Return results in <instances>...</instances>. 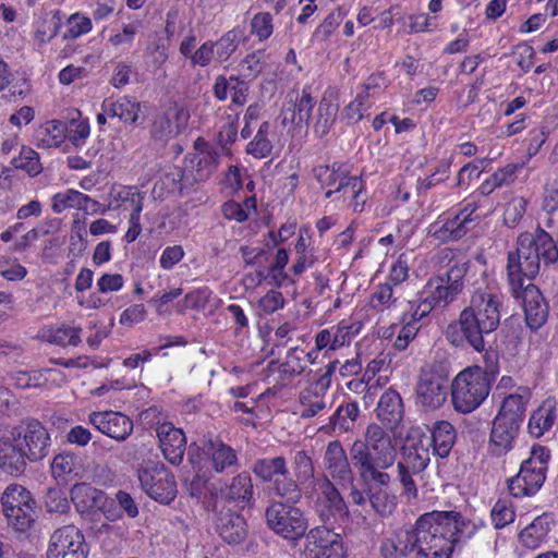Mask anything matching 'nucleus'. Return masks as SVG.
Listing matches in <instances>:
<instances>
[{"instance_id":"37998d69","label":"nucleus","mask_w":558,"mask_h":558,"mask_svg":"<svg viewBox=\"0 0 558 558\" xmlns=\"http://www.w3.org/2000/svg\"><path fill=\"white\" fill-rule=\"evenodd\" d=\"M456 429L447 421L437 422L432 430L430 446L434 447V453L440 458L447 457L456 441Z\"/></svg>"},{"instance_id":"13d9d810","label":"nucleus","mask_w":558,"mask_h":558,"mask_svg":"<svg viewBox=\"0 0 558 558\" xmlns=\"http://www.w3.org/2000/svg\"><path fill=\"white\" fill-rule=\"evenodd\" d=\"M213 291L208 287L196 288L187 292L183 300L177 304V313L183 314L187 310H203L209 303Z\"/></svg>"},{"instance_id":"c03bdc74","label":"nucleus","mask_w":558,"mask_h":558,"mask_svg":"<svg viewBox=\"0 0 558 558\" xmlns=\"http://www.w3.org/2000/svg\"><path fill=\"white\" fill-rule=\"evenodd\" d=\"M81 332V327L64 324L61 326L45 329L43 331V338L48 343L56 344L62 348L77 347L82 341Z\"/></svg>"},{"instance_id":"412c9836","label":"nucleus","mask_w":558,"mask_h":558,"mask_svg":"<svg viewBox=\"0 0 558 558\" xmlns=\"http://www.w3.org/2000/svg\"><path fill=\"white\" fill-rule=\"evenodd\" d=\"M533 278L522 279V287L514 291L510 286L511 293L520 299L524 308L526 324L531 329L539 328L547 319L548 306L538 288L532 283Z\"/></svg>"},{"instance_id":"f03ea898","label":"nucleus","mask_w":558,"mask_h":558,"mask_svg":"<svg viewBox=\"0 0 558 558\" xmlns=\"http://www.w3.org/2000/svg\"><path fill=\"white\" fill-rule=\"evenodd\" d=\"M500 296L494 289L477 288L459 318L448 325L446 339L456 348L470 345L477 352L484 351V336L495 331L500 323Z\"/></svg>"},{"instance_id":"72a5a7b5","label":"nucleus","mask_w":558,"mask_h":558,"mask_svg":"<svg viewBox=\"0 0 558 558\" xmlns=\"http://www.w3.org/2000/svg\"><path fill=\"white\" fill-rule=\"evenodd\" d=\"M315 175L324 187H328L326 197L330 198L341 189L349 187L351 180L355 179L356 175H348V170L339 163H332V166H319L315 169Z\"/></svg>"},{"instance_id":"1a4fd4ad","label":"nucleus","mask_w":558,"mask_h":558,"mask_svg":"<svg viewBox=\"0 0 558 558\" xmlns=\"http://www.w3.org/2000/svg\"><path fill=\"white\" fill-rule=\"evenodd\" d=\"M476 209L475 203H466L459 209L444 211L427 227V234L441 243L462 239L477 223Z\"/></svg>"},{"instance_id":"473e14b6","label":"nucleus","mask_w":558,"mask_h":558,"mask_svg":"<svg viewBox=\"0 0 558 558\" xmlns=\"http://www.w3.org/2000/svg\"><path fill=\"white\" fill-rule=\"evenodd\" d=\"M553 520L549 514L543 513L533 519L518 535L522 547L531 550L539 548L548 539Z\"/></svg>"},{"instance_id":"09e8293b","label":"nucleus","mask_w":558,"mask_h":558,"mask_svg":"<svg viewBox=\"0 0 558 558\" xmlns=\"http://www.w3.org/2000/svg\"><path fill=\"white\" fill-rule=\"evenodd\" d=\"M221 213L228 220L244 222L257 213V204L255 196L246 197L242 203L228 201L222 204Z\"/></svg>"},{"instance_id":"052dcab7","label":"nucleus","mask_w":558,"mask_h":558,"mask_svg":"<svg viewBox=\"0 0 558 558\" xmlns=\"http://www.w3.org/2000/svg\"><path fill=\"white\" fill-rule=\"evenodd\" d=\"M12 165L16 169L24 170L31 177H35L41 171L39 156L29 147H23L19 156L12 159Z\"/></svg>"},{"instance_id":"a18cd8bd","label":"nucleus","mask_w":558,"mask_h":558,"mask_svg":"<svg viewBox=\"0 0 558 558\" xmlns=\"http://www.w3.org/2000/svg\"><path fill=\"white\" fill-rule=\"evenodd\" d=\"M399 289L386 282L375 287L369 298V305L379 313H390L400 303Z\"/></svg>"},{"instance_id":"5fc2aeb1","label":"nucleus","mask_w":558,"mask_h":558,"mask_svg":"<svg viewBox=\"0 0 558 558\" xmlns=\"http://www.w3.org/2000/svg\"><path fill=\"white\" fill-rule=\"evenodd\" d=\"M111 196V204L116 208L130 209L131 213H135L137 206H140V211L143 210V196L135 186H120L114 189Z\"/></svg>"},{"instance_id":"a878e982","label":"nucleus","mask_w":558,"mask_h":558,"mask_svg":"<svg viewBox=\"0 0 558 558\" xmlns=\"http://www.w3.org/2000/svg\"><path fill=\"white\" fill-rule=\"evenodd\" d=\"M289 102L284 106V117L281 123L296 125H308L316 99L312 96L310 88L304 87L301 93L289 94Z\"/></svg>"},{"instance_id":"ddd939ff","label":"nucleus","mask_w":558,"mask_h":558,"mask_svg":"<svg viewBox=\"0 0 558 558\" xmlns=\"http://www.w3.org/2000/svg\"><path fill=\"white\" fill-rule=\"evenodd\" d=\"M305 495L313 497L314 509L322 522L330 523L332 518L348 517V506L328 476H317L311 490L306 487Z\"/></svg>"},{"instance_id":"0eeeda50","label":"nucleus","mask_w":558,"mask_h":558,"mask_svg":"<svg viewBox=\"0 0 558 558\" xmlns=\"http://www.w3.org/2000/svg\"><path fill=\"white\" fill-rule=\"evenodd\" d=\"M438 511L417 519V554L414 558H451L453 548Z\"/></svg>"},{"instance_id":"cd10ccee","label":"nucleus","mask_w":558,"mask_h":558,"mask_svg":"<svg viewBox=\"0 0 558 558\" xmlns=\"http://www.w3.org/2000/svg\"><path fill=\"white\" fill-rule=\"evenodd\" d=\"M324 464L329 475L339 482L351 483L353 471L345 450L339 440H332L327 445Z\"/></svg>"},{"instance_id":"39448f33","label":"nucleus","mask_w":558,"mask_h":558,"mask_svg":"<svg viewBox=\"0 0 558 558\" xmlns=\"http://www.w3.org/2000/svg\"><path fill=\"white\" fill-rule=\"evenodd\" d=\"M550 450L542 445H533L530 454L524 459L519 472L509 478L508 489L515 498L534 496L547 478Z\"/></svg>"},{"instance_id":"b1692460","label":"nucleus","mask_w":558,"mask_h":558,"mask_svg":"<svg viewBox=\"0 0 558 558\" xmlns=\"http://www.w3.org/2000/svg\"><path fill=\"white\" fill-rule=\"evenodd\" d=\"M156 433L165 459L172 464L181 463L186 447V438L183 430L177 428L170 422H163L158 424Z\"/></svg>"},{"instance_id":"a19ab883","label":"nucleus","mask_w":558,"mask_h":558,"mask_svg":"<svg viewBox=\"0 0 558 558\" xmlns=\"http://www.w3.org/2000/svg\"><path fill=\"white\" fill-rule=\"evenodd\" d=\"M339 111V104L332 95H324L320 99L314 122V133L324 137L335 124Z\"/></svg>"},{"instance_id":"2f4dec72","label":"nucleus","mask_w":558,"mask_h":558,"mask_svg":"<svg viewBox=\"0 0 558 558\" xmlns=\"http://www.w3.org/2000/svg\"><path fill=\"white\" fill-rule=\"evenodd\" d=\"M50 468L53 477L64 483L83 478L85 474V465L82 457L70 451L54 456Z\"/></svg>"},{"instance_id":"4d7b16f0","label":"nucleus","mask_w":558,"mask_h":558,"mask_svg":"<svg viewBox=\"0 0 558 558\" xmlns=\"http://www.w3.org/2000/svg\"><path fill=\"white\" fill-rule=\"evenodd\" d=\"M390 361L391 360L389 359L388 354L384 352L377 354L372 361L367 363L363 375V380L368 385L378 375L376 384H386L388 380Z\"/></svg>"},{"instance_id":"c756f323","label":"nucleus","mask_w":558,"mask_h":558,"mask_svg":"<svg viewBox=\"0 0 558 558\" xmlns=\"http://www.w3.org/2000/svg\"><path fill=\"white\" fill-rule=\"evenodd\" d=\"M98 208L99 203L97 201L73 189L56 193L51 197V209L54 214H61L66 209H77L87 214H95L98 211Z\"/></svg>"},{"instance_id":"6e6552de","label":"nucleus","mask_w":558,"mask_h":558,"mask_svg":"<svg viewBox=\"0 0 558 558\" xmlns=\"http://www.w3.org/2000/svg\"><path fill=\"white\" fill-rule=\"evenodd\" d=\"M430 439L422 437L402 447L401 459L397 462L399 481L403 495L410 501L417 498V487L413 475L420 474L430 461Z\"/></svg>"},{"instance_id":"f257e3e1","label":"nucleus","mask_w":558,"mask_h":558,"mask_svg":"<svg viewBox=\"0 0 558 558\" xmlns=\"http://www.w3.org/2000/svg\"><path fill=\"white\" fill-rule=\"evenodd\" d=\"M349 454L360 480L368 486L367 498L380 517L390 515L397 508V497L387 487L392 477L388 473L398 457L396 441L380 425L366 426L362 438L355 439Z\"/></svg>"},{"instance_id":"7ed1b4c3","label":"nucleus","mask_w":558,"mask_h":558,"mask_svg":"<svg viewBox=\"0 0 558 558\" xmlns=\"http://www.w3.org/2000/svg\"><path fill=\"white\" fill-rule=\"evenodd\" d=\"M50 435L38 421H25L15 426L10 437L0 438V469L10 475L24 472L26 460L44 459L50 447Z\"/></svg>"},{"instance_id":"6e6d98bb","label":"nucleus","mask_w":558,"mask_h":558,"mask_svg":"<svg viewBox=\"0 0 558 558\" xmlns=\"http://www.w3.org/2000/svg\"><path fill=\"white\" fill-rule=\"evenodd\" d=\"M269 131V122L265 121L259 125L256 135L246 146V153L248 155L257 159H263L271 154L272 143L268 138Z\"/></svg>"},{"instance_id":"58836bf2","label":"nucleus","mask_w":558,"mask_h":558,"mask_svg":"<svg viewBox=\"0 0 558 558\" xmlns=\"http://www.w3.org/2000/svg\"><path fill=\"white\" fill-rule=\"evenodd\" d=\"M101 110L110 118H119L123 123L134 124L138 119L141 102L129 96L116 100L106 99L101 105Z\"/></svg>"},{"instance_id":"f704fd0d","label":"nucleus","mask_w":558,"mask_h":558,"mask_svg":"<svg viewBox=\"0 0 558 558\" xmlns=\"http://www.w3.org/2000/svg\"><path fill=\"white\" fill-rule=\"evenodd\" d=\"M531 398L532 391L529 387H518L504 398L497 415L521 424Z\"/></svg>"},{"instance_id":"4be33fe9","label":"nucleus","mask_w":558,"mask_h":558,"mask_svg":"<svg viewBox=\"0 0 558 558\" xmlns=\"http://www.w3.org/2000/svg\"><path fill=\"white\" fill-rule=\"evenodd\" d=\"M88 423L102 435L122 442L133 433V421L122 412L106 410L88 414Z\"/></svg>"},{"instance_id":"603ef678","label":"nucleus","mask_w":558,"mask_h":558,"mask_svg":"<svg viewBox=\"0 0 558 558\" xmlns=\"http://www.w3.org/2000/svg\"><path fill=\"white\" fill-rule=\"evenodd\" d=\"M292 468L296 481L300 484L314 486V481L317 478L314 476L315 468L311 456L305 450L295 451L292 458Z\"/></svg>"},{"instance_id":"4468645a","label":"nucleus","mask_w":558,"mask_h":558,"mask_svg":"<svg viewBox=\"0 0 558 558\" xmlns=\"http://www.w3.org/2000/svg\"><path fill=\"white\" fill-rule=\"evenodd\" d=\"M448 379L434 365L422 367L415 388V404L424 411L444 405L448 396Z\"/></svg>"},{"instance_id":"ea45409f","label":"nucleus","mask_w":558,"mask_h":558,"mask_svg":"<svg viewBox=\"0 0 558 558\" xmlns=\"http://www.w3.org/2000/svg\"><path fill=\"white\" fill-rule=\"evenodd\" d=\"M34 140L39 148H58L66 140V126L60 120L46 121L36 129Z\"/></svg>"},{"instance_id":"c85d7f7f","label":"nucleus","mask_w":558,"mask_h":558,"mask_svg":"<svg viewBox=\"0 0 558 558\" xmlns=\"http://www.w3.org/2000/svg\"><path fill=\"white\" fill-rule=\"evenodd\" d=\"M205 453L217 473H232L240 465L236 450L220 439H209L205 446Z\"/></svg>"},{"instance_id":"774afa93","label":"nucleus","mask_w":558,"mask_h":558,"mask_svg":"<svg viewBox=\"0 0 558 558\" xmlns=\"http://www.w3.org/2000/svg\"><path fill=\"white\" fill-rule=\"evenodd\" d=\"M284 306V298L280 291L270 290L263 295L256 306L258 316H268Z\"/></svg>"},{"instance_id":"dca6fc26","label":"nucleus","mask_w":558,"mask_h":558,"mask_svg":"<svg viewBox=\"0 0 558 558\" xmlns=\"http://www.w3.org/2000/svg\"><path fill=\"white\" fill-rule=\"evenodd\" d=\"M88 546L82 531L69 524L53 531L47 548L48 558H87Z\"/></svg>"},{"instance_id":"6ab92c4d","label":"nucleus","mask_w":558,"mask_h":558,"mask_svg":"<svg viewBox=\"0 0 558 558\" xmlns=\"http://www.w3.org/2000/svg\"><path fill=\"white\" fill-rule=\"evenodd\" d=\"M363 324L359 319H342L338 324L322 329L315 336L314 351H336L350 345L361 332Z\"/></svg>"},{"instance_id":"69168bd1","label":"nucleus","mask_w":558,"mask_h":558,"mask_svg":"<svg viewBox=\"0 0 558 558\" xmlns=\"http://www.w3.org/2000/svg\"><path fill=\"white\" fill-rule=\"evenodd\" d=\"M450 174V162L441 161L436 170L428 177L418 178L416 181V189L418 193H425L439 183L446 181Z\"/></svg>"},{"instance_id":"20e7f679","label":"nucleus","mask_w":558,"mask_h":558,"mask_svg":"<svg viewBox=\"0 0 558 558\" xmlns=\"http://www.w3.org/2000/svg\"><path fill=\"white\" fill-rule=\"evenodd\" d=\"M542 259L546 264L558 259V248L551 235L542 228L521 233L517 240V251L509 253L507 264L508 281L515 287L514 291L522 287L524 277L535 278Z\"/></svg>"},{"instance_id":"864d4df0","label":"nucleus","mask_w":558,"mask_h":558,"mask_svg":"<svg viewBox=\"0 0 558 558\" xmlns=\"http://www.w3.org/2000/svg\"><path fill=\"white\" fill-rule=\"evenodd\" d=\"M302 485L303 484H300L296 478H292L288 474L276 477L274 480L271 489L277 497L296 505L302 499Z\"/></svg>"},{"instance_id":"338daca9","label":"nucleus","mask_w":558,"mask_h":558,"mask_svg":"<svg viewBox=\"0 0 558 558\" xmlns=\"http://www.w3.org/2000/svg\"><path fill=\"white\" fill-rule=\"evenodd\" d=\"M371 107L368 102L367 93H359L356 97L344 107L342 117L348 120L349 123H355L363 119L364 112Z\"/></svg>"},{"instance_id":"2eb2a0df","label":"nucleus","mask_w":558,"mask_h":558,"mask_svg":"<svg viewBox=\"0 0 558 558\" xmlns=\"http://www.w3.org/2000/svg\"><path fill=\"white\" fill-rule=\"evenodd\" d=\"M142 489L154 500L171 502L177 496L174 475L163 464L147 465L138 470Z\"/></svg>"},{"instance_id":"f3484780","label":"nucleus","mask_w":558,"mask_h":558,"mask_svg":"<svg viewBox=\"0 0 558 558\" xmlns=\"http://www.w3.org/2000/svg\"><path fill=\"white\" fill-rule=\"evenodd\" d=\"M338 363H329L326 371L300 393V416L311 418L316 416L323 410L330 407L326 400L327 390L331 383V374Z\"/></svg>"},{"instance_id":"f8f14e48","label":"nucleus","mask_w":558,"mask_h":558,"mask_svg":"<svg viewBox=\"0 0 558 558\" xmlns=\"http://www.w3.org/2000/svg\"><path fill=\"white\" fill-rule=\"evenodd\" d=\"M464 266H452L445 276H437L428 279L423 289L418 292L420 298L427 302L433 310L445 308L463 290Z\"/></svg>"},{"instance_id":"79ce46f5","label":"nucleus","mask_w":558,"mask_h":558,"mask_svg":"<svg viewBox=\"0 0 558 558\" xmlns=\"http://www.w3.org/2000/svg\"><path fill=\"white\" fill-rule=\"evenodd\" d=\"M221 497L238 502H248L253 498L254 487L252 477L247 472L235 475L229 485L220 488Z\"/></svg>"},{"instance_id":"bb28decb","label":"nucleus","mask_w":558,"mask_h":558,"mask_svg":"<svg viewBox=\"0 0 558 558\" xmlns=\"http://www.w3.org/2000/svg\"><path fill=\"white\" fill-rule=\"evenodd\" d=\"M521 424L498 415L493 421L489 447L494 454L504 456L513 449Z\"/></svg>"},{"instance_id":"c9c22d12","label":"nucleus","mask_w":558,"mask_h":558,"mask_svg":"<svg viewBox=\"0 0 558 558\" xmlns=\"http://www.w3.org/2000/svg\"><path fill=\"white\" fill-rule=\"evenodd\" d=\"M71 500L80 513H92L101 509L106 497L99 490L87 483H77L71 488Z\"/></svg>"},{"instance_id":"9d476101","label":"nucleus","mask_w":558,"mask_h":558,"mask_svg":"<svg viewBox=\"0 0 558 558\" xmlns=\"http://www.w3.org/2000/svg\"><path fill=\"white\" fill-rule=\"evenodd\" d=\"M266 521L270 530L288 541L306 536L308 521L305 513L293 504L274 501L266 509Z\"/></svg>"},{"instance_id":"8fccbe9b","label":"nucleus","mask_w":558,"mask_h":558,"mask_svg":"<svg viewBox=\"0 0 558 558\" xmlns=\"http://www.w3.org/2000/svg\"><path fill=\"white\" fill-rule=\"evenodd\" d=\"M316 356V351L305 352L304 350L292 348L288 351L286 361L281 364V372L289 377L299 376L305 371L307 362L313 363Z\"/></svg>"},{"instance_id":"a211bd4d","label":"nucleus","mask_w":558,"mask_h":558,"mask_svg":"<svg viewBox=\"0 0 558 558\" xmlns=\"http://www.w3.org/2000/svg\"><path fill=\"white\" fill-rule=\"evenodd\" d=\"M304 554L306 558H345L340 534L327 527H314L306 534Z\"/></svg>"},{"instance_id":"423d86ee","label":"nucleus","mask_w":558,"mask_h":558,"mask_svg":"<svg viewBox=\"0 0 558 558\" xmlns=\"http://www.w3.org/2000/svg\"><path fill=\"white\" fill-rule=\"evenodd\" d=\"M490 380L480 366L461 371L451 384V401L456 411L471 413L489 395Z\"/></svg>"},{"instance_id":"e433bc0d","label":"nucleus","mask_w":558,"mask_h":558,"mask_svg":"<svg viewBox=\"0 0 558 558\" xmlns=\"http://www.w3.org/2000/svg\"><path fill=\"white\" fill-rule=\"evenodd\" d=\"M556 418V402L553 399H546L530 415L527 422L530 435L535 438L542 437L553 428Z\"/></svg>"},{"instance_id":"49530a36","label":"nucleus","mask_w":558,"mask_h":558,"mask_svg":"<svg viewBox=\"0 0 558 558\" xmlns=\"http://www.w3.org/2000/svg\"><path fill=\"white\" fill-rule=\"evenodd\" d=\"M294 262L291 271L295 276L302 275L306 269L311 268L317 260L315 250L311 245V238L304 235L301 231L294 243Z\"/></svg>"},{"instance_id":"4c0bfd02","label":"nucleus","mask_w":558,"mask_h":558,"mask_svg":"<svg viewBox=\"0 0 558 558\" xmlns=\"http://www.w3.org/2000/svg\"><path fill=\"white\" fill-rule=\"evenodd\" d=\"M216 530L228 544H239L246 537V522L243 517L231 511L216 519Z\"/></svg>"},{"instance_id":"bf43d9fd","label":"nucleus","mask_w":558,"mask_h":558,"mask_svg":"<svg viewBox=\"0 0 558 558\" xmlns=\"http://www.w3.org/2000/svg\"><path fill=\"white\" fill-rule=\"evenodd\" d=\"M490 518L497 530L511 524L515 519V511L511 501L505 499L497 500L492 508Z\"/></svg>"},{"instance_id":"393cba45","label":"nucleus","mask_w":558,"mask_h":558,"mask_svg":"<svg viewBox=\"0 0 558 558\" xmlns=\"http://www.w3.org/2000/svg\"><path fill=\"white\" fill-rule=\"evenodd\" d=\"M441 514V523L446 525L451 546L464 544L471 539L483 525L481 521L471 520L457 511H438Z\"/></svg>"},{"instance_id":"7c9ffc66","label":"nucleus","mask_w":558,"mask_h":558,"mask_svg":"<svg viewBox=\"0 0 558 558\" xmlns=\"http://www.w3.org/2000/svg\"><path fill=\"white\" fill-rule=\"evenodd\" d=\"M404 408L402 398L396 390L387 389L379 398L376 415L377 418L389 429L399 426L403 418Z\"/></svg>"},{"instance_id":"3c124183","label":"nucleus","mask_w":558,"mask_h":558,"mask_svg":"<svg viewBox=\"0 0 558 558\" xmlns=\"http://www.w3.org/2000/svg\"><path fill=\"white\" fill-rule=\"evenodd\" d=\"M359 413L360 409L356 402H348L339 405L330 417V426L332 430L338 434L350 432Z\"/></svg>"},{"instance_id":"680f3d73","label":"nucleus","mask_w":558,"mask_h":558,"mask_svg":"<svg viewBox=\"0 0 558 558\" xmlns=\"http://www.w3.org/2000/svg\"><path fill=\"white\" fill-rule=\"evenodd\" d=\"M239 41V32L229 31L220 39L214 43L215 58L218 62L227 61L236 50Z\"/></svg>"},{"instance_id":"9b49d317","label":"nucleus","mask_w":558,"mask_h":558,"mask_svg":"<svg viewBox=\"0 0 558 558\" xmlns=\"http://www.w3.org/2000/svg\"><path fill=\"white\" fill-rule=\"evenodd\" d=\"M2 511L7 522L15 531L26 532L35 522V500L21 485L11 484L1 497Z\"/></svg>"},{"instance_id":"e2e57ef3","label":"nucleus","mask_w":558,"mask_h":558,"mask_svg":"<svg viewBox=\"0 0 558 558\" xmlns=\"http://www.w3.org/2000/svg\"><path fill=\"white\" fill-rule=\"evenodd\" d=\"M92 21L89 17L80 13H74L69 16L64 24L63 38L76 39L92 31Z\"/></svg>"},{"instance_id":"0e129e2a","label":"nucleus","mask_w":558,"mask_h":558,"mask_svg":"<svg viewBox=\"0 0 558 558\" xmlns=\"http://www.w3.org/2000/svg\"><path fill=\"white\" fill-rule=\"evenodd\" d=\"M90 134V124L88 119H72L66 128V138L73 144L75 148H81L85 145L86 140Z\"/></svg>"},{"instance_id":"aec40b11","label":"nucleus","mask_w":558,"mask_h":558,"mask_svg":"<svg viewBox=\"0 0 558 558\" xmlns=\"http://www.w3.org/2000/svg\"><path fill=\"white\" fill-rule=\"evenodd\" d=\"M190 120V111L182 105L171 104L157 111L151 123V135L168 141L183 132Z\"/></svg>"},{"instance_id":"5701e85b","label":"nucleus","mask_w":558,"mask_h":558,"mask_svg":"<svg viewBox=\"0 0 558 558\" xmlns=\"http://www.w3.org/2000/svg\"><path fill=\"white\" fill-rule=\"evenodd\" d=\"M195 148L197 153L186 159L185 169H191L195 182H204L217 170L220 162V154L217 148L201 142V140L195 142Z\"/></svg>"},{"instance_id":"de8ad7c7","label":"nucleus","mask_w":558,"mask_h":558,"mask_svg":"<svg viewBox=\"0 0 558 558\" xmlns=\"http://www.w3.org/2000/svg\"><path fill=\"white\" fill-rule=\"evenodd\" d=\"M287 461L283 457L264 458L255 461L253 465L254 474L263 482H271L276 477L288 475Z\"/></svg>"}]
</instances>
